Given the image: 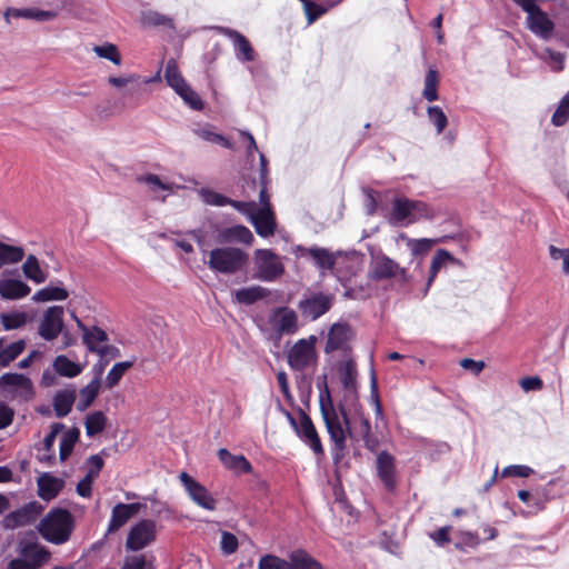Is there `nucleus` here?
<instances>
[{"label": "nucleus", "mask_w": 569, "mask_h": 569, "mask_svg": "<svg viewBox=\"0 0 569 569\" xmlns=\"http://www.w3.org/2000/svg\"><path fill=\"white\" fill-rule=\"evenodd\" d=\"M320 410L330 440L333 443L332 458L335 462H339L345 457L348 437L353 440H360L371 433L370 421L363 415H360L351 423L342 405H339V410L335 408L327 387L320 393Z\"/></svg>", "instance_id": "nucleus-1"}, {"label": "nucleus", "mask_w": 569, "mask_h": 569, "mask_svg": "<svg viewBox=\"0 0 569 569\" xmlns=\"http://www.w3.org/2000/svg\"><path fill=\"white\" fill-rule=\"evenodd\" d=\"M73 526V517L68 510L54 508L40 520L37 529L47 541L62 545L69 540Z\"/></svg>", "instance_id": "nucleus-2"}, {"label": "nucleus", "mask_w": 569, "mask_h": 569, "mask_svg": "<svg viewBox=\"0 0 569 569\" xmlns=\"http://www.w3.org/2000/svg\"><path fill=\"white\" fill-rule=\"evenodd\" d=\"M526 13V28L538 39L549 41L556 36V22L543 11L537 0H511Z\"/></svg>", "instance_id": "nucleus-3"}, {"label": "nucleus", "mask_w": 569, "mask_h": 569, "mask_svg": "<svg viewBox=\"0 0 569 569\" xmlns=\"http://www.w3.org/2000/svg\"><path fill=\"white\" fill-rule=\"evenodd\" d=\"M435 218L433 210L423 201L410 200L408 198H396L392 202L390 222L398 224L406 221V224L413 223L421 219L431 220Z\"/></svg>", "instance_id": "nucleus-4"}, {"label": "nucleus", "mask_w": 569, "mask_h": 569, "mask_svg": "<svg viewBox=\"0 0 569 569\" xmlns=\"http://www.w3.org/2000/svg\"><path fill=\"white\" fill-rule=\"evenodd\" d=\"M247 261L248 256L239 248L221 247L211 250L207 263L216 272L236 273L243 268Z\"/></svg>", "instance_id": "nucleus-5"}, {"label": "nucleus", "mask_w": 569, "mask_h": 569, "mask_svg": "<svg viewBox=\"0 0 569 569\" xmlns=\"http://www.w3.org/2000/svg\"><path fill=\"white\" fill-rule=\"evenodd\" d=\"M18 555L8 563L7 569H39L50 557L44 547L32 541H21Z\"/></svg>", "instance_id": "nucleus-6"}, {"label": "nucleus", "mask_w": 569, "mask_h": 569, "mask_svg": "<svg viewBox=\"0 0 569 569\" xmlns=\"http://www.w3.org/2000/svg\"><path fill=\"white\" fill-rule=\"evenodd\" d=\"M0 393L10 400L28 401L33 397V387L29 378L20 373L0 376Z\"/></svg>", "instance_id": "nucleus-7"}, {"label": "nucleus", "mask_w": 569, "mask_h": 569, "mask_svg": "<svg viewBox=\"0 0 569 569\" xmlns=\"http://www.w3.org/2000/svg\"><path fill=\"white\" fill-rule=\"evenodd\" d=\"M254 277L262 281H274L284 272L281 258L269 249H258L254 252Z\"/></svg>", "instance_id": "nucleus-8"}, {"label": "nucleus", "mask_w": 569, "mask_h": 569, "mask_svg": "<svg viewBox=\"0 0 569 569\" xmlns=\"http://www.w3.org/2000/svg\"><path fill=\"white\" fill-rule=\"evenodd\" d=\"M315 336L298 340L288 351V363L293 370H305L317 361Z\"/></svg>", "instance_id": "nucleus-9"}, {"label": "nucleus", "mask_w": 569, "mask_h": 569, "mask_svg": "<svg viewBox=\"0 0 569 569\" xmlns=\"http://www.w3.org/2000/svg\"><path fill=\"white\" fill-rule=\"evenodd\" d=\"M63 313L64 309L61 306H52L44 311L38 328V333L42 339L52 341L59 337L64 327Z\"/></svg>", "instance_id": "nucleus-10"}, {"label": "nucleus", "mask_w": 569, "mask_h": 569, "mask_svg": "<svg viewBox=\"0 0 569 569\" xmlns=\"http://www.w3.org/2000/svg\"><path fill=\"white\" fill-rule=\"evenodd\" d=\"M252 208L247 211H240L246 214L254 226L257 233L261 237L272 236L276 229L274 217L270 207H258L256 202L249 201Z\"/></svg>", "instance_id": "nucleus-11"}, {"label": "nucleus", "mask_w": 569, "mask_h": 569, "mask_svg": "<svg viewBox=\"0 0 569 569\" xmlns=\"http://www.w3.org/2000/svg\"><path fill=\"white\" fill-rule=\"evenodd\" d=\"M156 539V522L152 520H141L131 528L128 533L126 547L131 551H139L150 545Z\"/></svg>", "instance_id": "nucleus-12"}, {"label": "nucleus", "mask_w": 569, "mask_h": 569, "mask_svg": "<svg viewBox=\"0 0 569 569\" xmlns=\"http://www.w3.org/2000/svg\"><path fill=\"white\" fill-rule=\"evenodd\" d=\"M179 479L184 487L190 499L199 507L213 511L217 506V501L210 495V492L200 482L196 481L187 472H181Z\"/></svg>", "instance_id": "nucleus-13"}, {"label": "nucleus", "mask_w": 569, "mask_h": 569, "mask_svg": "<svg viewBox=\"0 0 569 569\" xmlns=\"http://www.w3.org/2000/svg\"><path fill=\"white\" fill-rule=\"evenodd\" d=\"M333 299L332 295L322 292L311 293L301 300L298 307L303 317L316 320L331 309Z\"/></svg>", "instance_id": "nucleus-14"}, {"label": "nucleus", "mask_w": 569, "mask_h": 569, "mask_svg": "<svg viewBox=\"0 0 569 569\" xmlns=\"http://www.w3.org/2000/svg\"><path fill=\"white\" fill-rule=\"evenodd\" d=\"M43 511V506L38 501H30L21 508L8 513L3 520L6 529H16L33 522Z\"/></svg>", "instance_id": "nucleus-15"}, {"label": "nucleus", "mask_w": 569, "mask_h": 569, "mask_svg": "<svg viewBox=\"0 0 569 569\" xmlns=\"http://www.w3.org/2000/svg\"><path fill=\"white\" fill-rule=\"evenodd\" d=\"M355 332L350 325L346 322L333 323L328 332L325 352L330 353L336 350L347 351Z\"/></svg>", "instance_id": "nucleus-16"}, {"label": "nucleus", "mask_w": 569, "mask_h": 569, "mask_svg": "<svg viewBox=\"0 0 569 569\" xmlns=\"http://www.w3.org/2000/svg\"><path fill=\"white\" fill-rule=\"evenodd\" d=\"M288 417L302 441L308 445L316 455H322L323 447L311 419L305 412H301L299 423H297L290 415H288Z\"/></svg>", "instance_id": "nucleus-17"}, {"label": "nucleus", "mask_w": 569, "mask_h": 569, "mask_svg": "<svg viewBox=\"0 0 569 569\" xmlns=\"http://www.w3.org/2000/svg\"><path fill=\"white\" fill-rule=\"evenodd\" d=\"M296 252L300 257H310L313 260L315 264L322 270H332L336 264L337 257L341 254L340 251L332 252L326 248H306L302 246H298L296 248Z\"/></svg>", "instance_id": "nucleus-18"}, {"label": "nucleus", "mask_w": 569, "mask_h": 569, "mask_svg": "<svg viewBox=\"0 0 569 569\" xmlns=\"http://www.w3.org/2000/svg\"><path fill=\"white\" fill-rule=\"evenodd\" d=\"M217 30L220 34L231 40L238 60L242 62L254 60L253 48L243 34L227 27H218Z\"/></svg>", "instance_id": "nucleus-19"}, {"label": "nucleus", "mask_w": 569, "mask_h": 569, "mask_svg": "<svg viewBox=\"0 0 569 569\" xmlns=\"http://www.w3.org/2000/svg\"><path fill=\"white\" fill-rule=\"evenodd\" d=\"M369 272L373 280L379 281L393 278L398 273L405 274L406 271L391 258L385 254H379L373 257Z\"/></svg>", "instance_id": "nucleus-20"}, {"label": "nucleus", "mask_w": 569, "mask_h": 569, "mask_svg": "<svg viewBox=\"0 0 569 569\" xmlns=\"http://www.w3.org/2000/svg\"><path fill=\"white\" fill-rule=\"evenodd\" d=\"M57 16V11L41 10L38 8H8L3 14L7 23L11 22V18L44 22L52 21Z\"/></svg>", "instance_id": "nucleus-21"}, {"label": "nucleus", "mask_w": 569, "mask_h": 569, "mask_svg": "<svg viewBox=\"0 0 569 569\" xmlns=\"http://www.w3.org/2000/svg\"><path fill=\"white\" fill-rule=\"evenodd\" d=\"M270 322L279 335H291L298 329L297 313L289 308H278L273 311Z\"/></svg>", "instance_id": "nucleus-22"}, {"label": "nucleus", "mask_w": 569, "mask_h": 569, "mask_svg": "<svg viewBox=\"0 0 569 569\" xmlns=\"http://www.w3.org/2000/svg\"><path fill=\"white\" fill-rule=\"evenodd\" d=\"M141 508L142 505L139 502L117 503L111 511L108 531L113 532L119 530L130 518L137 515Z\"/></svg>", "instance_id": "nucleus-23"}, {"label": "nucleus", "mask_w": 569, "mask_h": 569, "mask_svg": "<svg viewBox=\"0 0 569 569\" xmlns=\"http://www.w3.org/2000/svg\"><path fill=\"white\" fill-rule=\"evenodd\" d=\"M37 486L38 496L46 501H50L63 489L64 480L51 475L50 472H43L38 477Z\"/></svg>", "instance_id": "nucleus-24"}, {"label": "nucleus", "mask_w": 569, "mask_h": 569, "mask_svg": "<svg viewBox=\"0 0 569 569\" xmlns=\"http://www.w3.org/2000/svg\"><path fill=\"white\" fill-rule=\"evenodd\" d=\"M376 467L379 479L383 482L388 490H392L396 487V467L393 456L387 451H381L377 456Z\"/></svg>", "instance_id": "nucleus-25"}, {"label": "nucleus", "mask_w": 569, "mask_h": 569, "mask_svg": "<svg viewBox=\"0 0 569 569\" xmlns=\"http://www.w3.org/2000/svg\"><path fill=\"white\" fill-rule=\"evenodd\" d=\"M218 457L227 469L236 473H250L252 470L251 463L242 455H232L229 450L222 448L218 451Z\"/></svg>", "instance_id": "nucleus-26"}, {"label": "nucleus", "mask_w": 569, "mask_h": 569, "mask_svg": "<svg viewBox=\"0 0 569 569\" xmlns=\"http://www.w3.org/2000/svg\"><path fill=\"white\" fill-rule=\"evenodd\" d=\"M199 194L201 196L203 202L209 206L222 207L229 204L237 209L239 212L247 211L248 209L252 208L251 204H247L243 201L232 200L221 193H218L209 189H200Z\"/></svg>", "instance_id": "nucleus-27"}, {"label": "nucleus", "mask_w": 569, "mask_h": 569, "mask_svg": "<svg viewBox=\"0 0 569 569\" xmlns=\"http://www.w3.org/2000/svg\"><path fill=\"white\" fill-rule=\"evenodd\" d=\"M30 291V287L21 280L3 279L0 281V296L3 299H21L27 297Z\"/></svg>", "instance_id": "nucleus-28"}, {"label": "nucleus", "mask_w": 569, "mask_h": 569, "mask_svg": "<svg viewBox=\"0 0 569 569\" xmlns=\"http://www.w3.org/2000/svg\"><path fill=\"white\" fill-rule=\"evenodd\" d=\"M26 342L20 339L18 341L7 343L6 338H0V369L8 367L24 350Z\"/></svg>", "instance_id": "nucleus-29"}, {"label": "nucleus", "mask_w": 569, "mask_h": 569, "mask_svg": "<svg viewBox=\"0 0 569 569\" xmlns=\"http://www.w3.org/2000/svg\"><path fill=\"white\" fill-rule=\"evenodd\" d=\"M76 388L70 386L56 393L53 398V408L57 417H66L72 409L76 400Z\"/></svg>", "instance_id": "nucleus-30"}, {"label": "nucleus", "mask_w": 569, "mask_h": 569, "mask_svg": "<svg viewBox=\"0 0 569 569\" xmlns=\"http://www.w3.org/2000/svg\"><path fill=\"white\" fill-rule=\"evenodd\" d=\"M100 388L101 379L99 376L93 378L87 386L81 388L79 391L77 409L79 411H84L86 409H88L98 397Z\"/></svg>", "instance_id": "nucleus-31"}, {"label": "nucleus", "mask_w": 569, "mask_h": 569, "mask_svg": "<svg viewBox=\"0 0 569 569\" xmlns=\"http://www.w3.org/2000/svg\"><path fill=\"white\" fill-rule=\"evenodd\" d=\"M22 271L27 279L34 283H43L48 279V273L41 268L38 258L29 254L22 264Z\"/></svg>", "instance_id": "nucleus-32"}, {"label": "nucleus", "mask_w": 569, "mask_h": 569, "mask_svg": "<svg viewBox=\"0 0 569 569\" xmlns=\"http://www.w3.org/2000/svg\"><path fill=\"white\" fill-rule=\"evenodd\" d=\"M53 370L61 377L74 378L82 372V366L66 356H58L52 363Z\"/></svg>", "instance_id": "nucleus-33"}, {"label": "nucleus", "mask_w": 569, "mask_h": 569, "mask_svg": "<svg viewBox=\"0 0 569 569\" xmlns=\"http://www.w3.org/2000/svg\"><path fill=\"white\" fill-rule=\"evenodd\" d=\"M268 289L260 286H252L239 289L234 292L236 300L241 305H252L268 296Z\"/></svg>", "instance_id": "nucleus-34"}, {"label": "nucleus", "mask_w": 569, "mask_h": 569, "mask_svg": "<svg viewBox=\"0 0 569 569\" xmlns=\"http://www.w3.org/2000/svg\"><path fill=\"white\" fill-rule=\"evenodd\" d=\"M164 79L167 84L172 88L176 93L188 84L179 71L174 59L168 60L164 70Z\"/></svg>", "instance_id": "nucleus-35"}, {"label": "nucleus", "mask_w": 569, "mask_h": 569, "mask_svg": "<svg viewBox=\"0 0 569 569\" xmlns=\"http://www.w3.org/2000/svg\"><path fill=\"white\" fill-rule=\"evenodd\" d=\"M69 297L68 291L62 287L48 286L38 290L33 296L32 300L36 302L47 301H62Z\"/></svg>", "instance_id": "nucleus-36"}, {"label": "nucleus", "mask_w": 569, "mask_h": 569, "mask_svg": "<svg viewBox=\"0 0 569 569\" xmlns=\"http://www.w3.org/2000/svg\"><path fill=\"white\" fill-rule=\"evenodd\" d=\"M224 241H237L250 244L253 241L252 232L244 226H233L221 232Z\"/></svg>", "instance_id": "nucleus-37"}, {"label": "nucleus", "mask_w": 569, "mask_h": 569, "mask_svg": "<svg viewBox=\"0 0 569 569\" xmlns=\"http://www.w3.org/2000/svg\"><path fill=\"white\" fill-rule=\"evenodd\" d=\"M24 257L22 247L7 244L0 241V268L21 261Z\"/></svg>", "instance_id": "nucleus-38"}, {"label": "nucleus", "mask_w": 569, "mask_h": 569, "mask_svg": "<svg viewBox=\"0 0 569 569\" xmlns=\"http://www.w3.org/2000/svg\"><path fill=\"white\" fill-rule=\"evenodd\" d=\"M292 569H323L321 565L303 550H295L290 555Z\"/></svg>", "instance_id": "nucleus-39"}, {"label": "nucleus", "mask_w": 569, "mask_h": 569, "mask_svg": "<svg viewBox=\"0 0 569 569\" xmlns=\"http://www.w3.org/2000/svg\"><path fill=\"white\" fill-rule=\"evenodd\" d=\"M107 418L102 411H94L87 416L84 421L86 433L93 437L102 432L106 428Z\"/></svg>", "instance_id": "nucleus-40"}, {"label": "nucleus", "mask_w": 569, "mask_h": 569, "mask_svg": "<svg viewBox=\"0 0 569 569\" xmlns=\"http://www.w3.org/2000/svg\"><path fill=\"white\" fill-rule=\"evenodd\" d=\"M141 21L144 26L149 27H168L169 29H174L172 18L158 11H144L141 16Z\"/></svg>", "instance_id": "nucleus-41"}, {"label": "nucleus", "mask_w": 569, "mask_h": 569, "mask_svg": "<svg viewBox=\"0 0 569 569\" xmlns=\"http://www.w3.org/2000/svg\"><path fill=\"white\" fill-rule=\"evenodd\" d=\"M109 83L116 88L128 87L130 96H136L140 92V76L130 74L128 77H110Z\"/></svg>", "instance_id": "nucleus-42"}, {"label": "nucleus", "mask_w": 569, "mask_h": 569, "mask_svg": "<svg viewBox=\"0 0 569 569\" xmlns=\"http://www.w3.org/2000/svg\"><path fill=\"white\" fill-rule=\"evenodd\" d=\"M438 71L433 68H430L425 77V88L422 91V96L426 100L431 102L438 99Z\"/></svg>", "instance_id": "nucleus-43"}, {"label": "nucleus", "mask_w": 569, "mask_h": 569, "mask_svg": "<svg viewBox=\"0 0 569 569\" xmlns=\"http://www.w3.org/2000/svg\"><path fill=\"white\" fill-rule=\"evenodd\" d=\"M0 321L6 330H14L27 323L28 315L21 311L2 312Z\"/></svg>", "instance_id": "nucleus-44"}, {"label": "nucleus", "mask_w": 569, "mask_h": 569, "mask_svg": "<svg viewBox=\"0 0 569 569\" xmlns=\"http://www.w3.org/2000/svg\"><path fill=\"white\" fill-rule=\"evenodd\" d=\"M82 338L83 343L91 352H96L100 345L108 340L106 331L98 327H93L91 330H86Z\"/></svg>", "instance_id": "nucleus-45"}, {"label": "nucleus", "mask_w": 569, "mask_h": 569, "mask_svg": "<svg viewBox=\"0 0 569 569\" xmlns=\"http://www.w3.org/2000/svg\"><path fill=\"white\" fill-rule=\"evenodd\" d=\"M133 363L134 360L117 362L116 365H113V367L106 377L107 388L111 389L116 387L123 377V375L126 373V371L130 369L133 366Z\"/></svg>", "instance_id": "nucleus-46"}, {"label": "nucleus", "mask_w": 569, "mask_h": 569, "mask_svg": "<svg viewBox=\"0 0 569 569\" xmlns=\"http://www.w3.org/2000/svg\"><path fill=\"white\" fill-rule=\"evenodd\" d=\"M92 50L99 58L107 59L116 66L121 64V56L116 44L108 42L102 46H94Z\"/></svg>", "instance_id": "nucleus-47"}, {"label": "nucleus", "mask_w": 569, "mask_h": 569, "mask_svg": "<svg viewBox=\"0 0 569 569\" xmlns=\"http://www.w3.org/2000/svg\"><path fill=\"white\" fill-rule=\"evenodd\" d=\"M177 94L183 100V102L193 110L200 111L203 109V101L200 96L187 84L184 88L179 90Z\"/></svg>", "instance_id": "nucleus-48"}, {"label": "nucleus", "mask_w": 569, "mask_h": 569, "mask_svg": "<svg viewBox=\"0 0 569 569\" xmlns=\"http://www.w3.org/2000/svg\"><path fill=\"white\" fill-rule=\"evenodd\" d=\"M437 242V240L421 238V239H410L406 238L407 247L410 249L412 256H420L428 253L432 246Z\"/></svg>", "instance_id": "nucleus-49"}, {"label": "nucleus", "mask_w": 569, "mask_h": 569, "mask_svg": "<svg viewBox=\"0 0 569 569\" xmlns=\"http://www.w3.org/2000/svg\"><path fill=\"white\" fill-rule=\"evenodd\" d=\"M258 569H292V565L277 556L266 555L260 558Z\"/></svg>", "instance_id": "nucleus-50"}, {"label": "nucleus", "mask_w": 569, "mask_h": 569, "mask_svg": "<svg viewBox=\"0 0 569 569\" xmlns=\"http://www.w3.org/2000/svg\"><path fill=\"white\" fill-rule=\"evenodd\" d=\"M452 259V256L447 251V250H443V249H439L436 254L433 256L432 260H431V266H430V276H429V279H428V286L431 284V282L433 281V279L436 278L437 273L439 272L440 268L446 263L448 262L449 260Z\"/></svg>", "instance_id": "nucleus-51"}, {"label": "nucleus", "mask_w": 569, "mask_h": 569, "mask_svg": "<svg viewBox=\"0 0 569 569\" xmlns=\"http://www.w3.org/2000/svg\"><path fill=\"white\" fill-rule=\"evenodd\" d=\"M569 119V92L561 99L552 114L551 122L556 127L563 126Z\"/></svg>", "instance_id": "nucleus-52"}, {"label": "nucleus", "mask_w": 569, "mask_h": 569, "mask_svg": "<svg viewBox=\"0 0 569 569\" xmlns=\"http://www.w3.org/2000/svg\"><path fill=\"white\" fill-rule=\"evenodd\" d=\"M356 377L357 371L353 362L347 361L342 369L341 381L343 387L350 392H355L356 390Z\"/></svg>", "instance_id": "nucleus-53"}, {"label": "nucleus", "mask_w": 569, "mask_h": 569, "mask_svg": "<svg viewBox=\"0 0 569 569\" xmlns=\"http://www.w3.org/2000/svg\"><path fill=\"white\" fill-rule=\"evenodd\" d=\"M138 181L147 184L150 188V190H152V191H157V190L169 191L172 189V183L162 181L159 176L153 174V173H148V174L141 176L138 178Z\"/></svg>", "instance_id": "nucleus-54"}, {"label": "nucleus", "mask_w": 569, "mask_h": 569, "mask_svg": "<svg viewBox=\"0 0 569 569\" xmlns=\"http://www.w3.org/2000/svg\"><path fill=\"white\" fill-rule=\"evenodd\" d=\"M427 112L429 120L437 128V132L441 133L448 123L447 116L445 114L442 109L438 106H432L428 108Z\"/></svg>", "instance_id": "nucleus-55"}, {"label": "nucleus", "mask_w": 569, "mask_h": 569, "mask_svg": "<svg viewBox=\"0 0 569 569\" xmlns=\"http://www.w3.org/2000/svg\"><path fill=\"white\" fill-rule=\"evenodd\" d=\"M549 254L553 261H561L562 272L569 274V248L560 249L553 244H550Z\"/></svg>", "instance_id": "nucleus-56"}, {"label": "nucleus", "mask_w": 569, "mask_h": 569, "mask_svg": "<svg viewBox=\"0 0 569 569\" xmlns=\"http://www.w3.org/2000/svg\"><path fill=\"white\" fill-rule=\"evenodd\" d=\"M546 56L549 58L551 62V69L555 72H560L565 68V54L561 52L553 51L550 48H546L539 58L546 60Z\"/></svg>", "instance_id": "nucleus-57"}, {"label": "nucleus", "mask_w": 569, "mask_h": 569, "mask_svg": "<svg viewBox=\"0 0 569 569\" xmlns=\"http://www.w3.org/2000/svg\"><path fill=\"white\" fill-rule=\"evenodd\" d=\"M238 546H239L238 539L233 533L228 532V531H222L220 548L224 555L229 556V555L234 553L238 549Z\"/></svg>", "instance_id": "nucleus-58"}, {"label": "nucleus", "mask_w": 569, "mask_h": 569, "mask_svg": "<svg viewBox=\"0 0 569 569\" xmlns=\"http://www.w3.org/2000/svg\"><path fill=\"white\" fill-rule=\"evenodd\" d=\"M533 473V469L525 465H511L502 469V477L527 478Z\"/></svg>", "instance_id": "nucleus-59"}, {"label": "nucleus", "mask_w": 569, "mask_h": 569, "mask_svg": "<svg viewBox=\"0 0 569 569\" xmlns=\"http://www.w3.org/2000/svg\"><path fill=\"white\" fill-rule=\"evenodd\" d=\"M96 479L97 477H94V475H91L87 471L86 476L77 485V493L82 498L91 497V486Z\"/></svg>", "instance_id": "nucleus-60"}, {"label": "nucleus", "mask_w": 569, "mask_h": 569, "mask_svg": "<svg viewBox=\"0 0 569 569\" xmlns=\"http://www.w3.org/2000/svg\"><path fill=\"white\" fill-rule=\"evenodd\" d=\"M305 9L307 13V19L309 23H313L319 17H321L326 9L311 2V1H305Z\"/></svg>", "instance_id": "nucleus-61"}, {"label": "nucleus", "mask_w": 569, "mask_h": 569, "mask_svg": "<svg viewBox=\"0 0 569 569\" xmlns=\"http://www.w3.org/2000/svg\"><path fill=\"white\" fill-rule=\"evenodd\" d=\"M94 353H98L101 359L106 360L107 363L109 360L116 359L120 356V349L116 346L102 345Z\"/></svg>", "instance_id": "nucleus-62"}, {"label": "nucleus", "mask_w": 569, "mask_h": 569, "mask_svg": "<svg viewBox=\"0 0 569 569\" xmlns=\"http://www.w3.org/2000/svg\"><path fill=\"white\" fill-rule=\"evenodd\" d=\"M451 530V527L446 526L442 527L431 533H429V537L439 546L443 547L450 541L449 532Z\"/></svg>", "instance_id": "nucleus-63"}, {"label": "nucleus", "mask_w": 569, "mask_h": 569, "mask_svg": "<svg viewBox=\"0 0 569 569\" xmlns=\"http://www.w3.org/2000/svg\"><path fill=\"white\" fill-rule=\"evenodd\" d=\"M144 567L146 558L144 556L139 555L126 557L122 569H144Z\"/></svg>", "instance_id": "nucleus-64"}]
</instances>
